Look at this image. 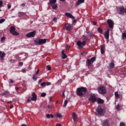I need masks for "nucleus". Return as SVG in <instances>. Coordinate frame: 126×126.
<instances>
[{
  "label": "nucleus",
  "instance_id": "0e129e2a",
  "mask_svg": "<svg viewBox=\"0 0 126 126\" xmlns=\"http://www.w3.org/2000/svg\"><path fill=\"white\" fill-rule=\"evenodd\" d=\"M21 5L22 7H24L25 6V4L24 3H22Z\"/></svg>",
  "mask_w": 126,
  "mask_h": 126
},
{
  "label": "nucleus",
  "instance_id": "58836bf2",
  "mask_svg": "<svg viewBox=\"0 0 126 126\" xmlns=\"http://www.w3.org/2000/svg\"><path fill=\"white\" fill-rule=\"evenodd\" d=\"M120 107V106L119 105V104L117 105V106L115 108L116 109H117V110H120L119 108Z\"/></svg>",
  "mask_w": 126,
  "mask_h": 126
},
{
  "label": "nucleus",
  "instance_id": "2eb2a0df",
  "mask_svg": "<svg viewBox=\"0 0 126 126\" xmlns=\"http://www.w3.org/2000/svg\"><path fill=\"white\" fill-rule=\"evenodd\" d=\"M97 101L98 104H103L104 102V100L102 99H101L100 98H98L97 99Z\"/></svg>",
  "mask_w": 126,
  "mask_h": 126
},
{
  "label": "nucleus",
  "instance_id": "0eeeda50",
  "mask_svg": "<svg viewBox=\"0 0 126 126\" xmlns=\"http://www.w3.org/2000/svg\"><path fill=\"white\" fill-rule=\"evenodd\" d=\"M73 28L72 25L68 23L66 24L63 27V29L66 30L67 31H70L72 30Z\"/></svg>",
  "mask_w": 126,
  "mask_h": 126
},
{
  "label": "nucleus",
  "instance_id": "6e6d98bb",
  "mask_svg": "<svg viewBox=\"0 0 126 126\" xmlns=\"http://www.w3.org/2000/svg\"><path fill=\"white\" fill-rule=\"evenodd\" d=\"M65 91V90H64V91L63 93V94H62L63 96L64 97H65V95L64 94V93Z\"/></svg>",
  "mask_w": 126,
  "mask_h": 126
},
{
  "label": "nucleus",
  "instance_id": "9d476101",
  "mask_svg": "<svg viewBox=\"0 0 126 126\" xmlns=\"http://www.w3.org/2000/svg\"><path fill=\"white\" fill-rule=\"evenodd\" d=\"M36 33V31L34 30L27 33L26 35V36L27 37L29 38L33 37L35 36Z\"/></svg>",
  "mask_w": 126,
  "mask_h": 126
},
{
  "label": "nucleus",
  "instance_id": "680f3d73",
  "mask_svg": "<svg viewBox=\"0 0 126 126\" xmlns=\"http://www.w3.org/2000/svg\"><path fill=\"white\" fill-rule=\"evenodd\" d=\"M10 82L11 83H13L14 82V80L12 79H11Z\"/></svg>",
  "mask_w": 126,
  "mask_h": 126
},
{
  "label": "nucleus",
  "instance_id": "8fccbe9b",
  "mask_svg": "<svg viewBox=\"0 0 126 126\" xmlns=\"http://www.w3.org/2000/svg\"><path fill=\"white\" fill-rule=\"evenodd\" d=\"M42 79H40L38 81V84H40L42 82Z\"/></svg>",
  "mask_w": 126,
  "mask_h": 126
},
{
  "label": "nucleus",
  "instance_id": "69168bd1",
  "mask_svg": "<svg viewBox=\"0 0 126 126\" xmlns=\"http://www.w3.org/2000/svg\"><path fill=\"white\" fill-rule=\"evenodd\" d=\"M14 107V106L13 105H10V109H12V108H13Z\"/></svg>",
  "mask_w": 126,
  "mask_h": 126
},
{
  "label": "nucleus",
  "instance_id": "ea45409f",
  "mask_svg": "<svg viewBox=\"0 0 126 126\" xmlns=\"http://www.w3.org/2000/svg\"><path fill=\"white\" fill-rule=\"evenodd\" d=\"M46 95V94L45 93H43L41 94V96L42 97H44Z\"/></svg>",
  "mask_w": 126,
  "mask_h": 126
},
{
  "label": "nucleus",
  "instance_id": "f257e3e1",
  "mask_svg": "<svg viewBox=\"0 0 126 126\" xmlns=\"http://www.w3.org/2000/svg\"><path fill=\"white\" fill-rule=\"evenodd\" d=\"M87 91L86 88L82 87L78 88L76 90L77 94L78 95L81 96L84 95Z\"/></svg>",
  "mask_w": 126,
  "mask_h": 126
},
{
  "label": "nucleus",
  "instance_id": "39448f33",
  "mask_svg": "<svg viewBox=\"0 0 126 126\" xmlns=\"http://www.w3.org/2000/svg\"><path fill=\"white\" fill-rule=\"evenodd\" d=\"M117 11L118 12V13L121 15H123L125 12L126 14V6L125 9L123 6L122 7H119L117 8Z\"/></svg>",
  "mask_w": 126,
  "mask_h": 126
},
{
  "label": "nucleus",
  "instance_id": "37998d69",
  "mask_svg": "<svg viewBox=\"0 0 126 126\" xmlns=\"http://www.w3.org/2000/svg\"><path fill=\"white\" fill-rule=\"evenodd\" d=\"M46 84V82H44L43 83H42L41 84V86H44Z\"/></svg>",
  "mask_w": 126,
  "mask_h": 126
},
{
  "label": "nucleus",
  "instance_id": "3c124183",
  "mask_svg": "<svg viewBox=\"0 0 126 126\" xmlns=\"http://www.w3.org/2000/svg\"><path fill=\"white\" fill-rule=\"evenodd\" d=\"M93 24L94 25H96L97 22L95 21H94L93 22Z\"/></svg>",
  "mask_w": 126,
  "mask_h": 126
},
{
  "label": "nucleus",
  "instance_id": "c03bdc74",
  "mask_svg": "<svg viewBox=\"0 0 126 126\" xmlns=\"http://www.w3.org/2000/svg\"><path fill=\"white\" fill-rule=\"evenodd\" d=\"M47 68L49 70H51V67L49 65H48L47 66Z\"/></svg>",
  "mask_w": 126,
  "mask_h": 126
},
{
  "label": "nucleus",
  "instance_id": "de8ad7c7",
  "mask_svg": "<svg viewBox=\"0 0 126 126\" xmlns=\"http://www.w3.org/2000/svg\"><path fill=\"white\" fill-rule=\"evenodd\" d=\"M23 65V63L22 62H20L19 63V65L21 66H22Z\"/></svg>",
  "mask_w": 126,
  "mask_h": 126
},
{
  "label": "nucleus",
  "instance_id": "393cba45",
  "mask_svg": "<svg viewBox=\"0 0 126 126\" xmlns=\"http://www.w3.org/2000/svg\"><path fill=\"white\" fill-rule=\"evenodd\" d=\"M84 2V0H78L77 3V5H79L81 3H83Z\"/></svg>",
  "mask_w": 126,
  "mask_h": 126
},
{
  "label": "nucleus",
  "instance_id": "c756f323",
  "mask_svg": "<svg viewBox=\"0 0 126 126\" xmlns=\"http://www.w3.org/2000/svg\"><path fill=\"white\" fill-rule=\"evenodd\" d=\"M114 95L115 97L117 98H120V95L118 94V92H115L114 93Z\"/></svg>",
  "mask_w": 126,
  "mask_h": 126
},
{
  "label": "nucleus",
  "instance_id": "b1692460",
  "mask_svg": "<svg viewBox=\"0 0 126 126\" xmlns=\"http://www.w3.org/2000/svg\"><path fill=\"white\" fill-rule=\"evenodd\" d=\"M114 66V64L113 62H112L109 64V68L110 69L113 68Z\"/></svg>",
  "mask_w": 126,
  "mask_h": 126
},
{
  "label": "nucleus",
  "instance_id": "a18cd8bd",
  "mask_svg": "<svg viewBox=\"0 0 126 126\" xmlns=\"http://www.w3.org/2000/svg\"><path fill=\"white\" fill-rule=\"evenodd\" d=\"M70 46L68 45H66V48L67 49H69L70 48Z\"/></svg>",
  "mask_w": 126,
  "mask_h": 126
},
{
  "label": "nucleus",
  "instance_id": "7c9ffc66",
  "mask_svg": "<svg viewBox=\"0 0 126 126\" xmlns=\"http://www.w3.org/2000/svg\"><path fill=\"white\" fill-rule=\"evenodd\" d=\"M83 36L84 37V41H85L86 42V41L88 40V39L89 38V37L86 36V35H83Z\"/></svg>",
  "mask_w": 126,
  "mask_h": 126
},
{
  "label": "nucleus",
  "instance_id": "c85d7f7f",
  "mask_svg": "<svg viewBox=\"0 0 126 126\" xmlns=\"http://www.w3.org/2000/svg\"><path fill=\"white\" fill-rule=\"evenodd\" d=\"M96 57H92L90 59L91 60L92 62V63H93L96 60Z\"/></svg>",
  "mask_w": 126,
  "mask_h": 126
},
{
  "label": "nucleus",
  "instance_id": "2f4dec72",
  "mask_svg": "<svg viewBox=\"0 0 126 126\" xmlns=\"http://www.w3.org/2000/svg\"><path fill=\"white\" fill-rule=\"evenodd\" d=\"M8 92H9L7 90H6L1 93V95L2 96L5 95L7 93H8Z\"/></svg>",
  "mask_w": 126,
  "mask_h": 126
},
{
  "label": "nucleus",
  "instance_id": "4c0bfd02",
  "mask_svg": "<svg viewBox=\"0 0 126 126\" xmlns=\"http://www.w3.org/2000/svg\"><path fill=\"white\" fill-rule=\"evenodd\" d=\"M5 20V19L3 18H2L0 20V24L2 23Z\"/></svg>",
  "mask_w": 126,
  "mask_h": 126
},
{
  "label": "nucleus",
  "instance_id": "5fc2aeb1",
  "mask_svg": "<svg viewBox=\"0 0 126 126\" xmlns=\"http://www.w3.org/2000/svg\"><path fill=\"white\" fill-rule=\"evenodd\" d=\"M3 3V2L2 0L0 1V7L2 5Z\"/></svg>",
  "mask_w": 126,
  "mask_h": 126
},
{
  "label": "nucleus",
  "instance_id": "603ef678",
  "mask_svg": "<svg viewBox=\"0 0 126 126\" xmlns=\"http://www.w3.org/2000/svg\"><path fill=\"white\" fill-rule=\"evenodd\" d=\"M46 116L47 118H49L50 117V115L49 114H47L46 115Z\"/></svg>",
  "mask_w": 126,
  "mask_h": 126
},
{
  "label": "nucleus",
  "instance_id": "052dcab7",
  "mask_svg": "<svg viewBox=\"0 0 126 126\" xmlns=\"http://www.w3.org/2000/svg\"><path fill=\"white\" fill-rule=\"evenodd\" d=\"M56 126H61V125L60 124H58L56 125Z\"/></svg>",
  "mask_w": 126,
  "mask_h": 126
},
{
  "label": "nucleus",
  "instance_id": "f704fd0d",
  "mask_svg": "<svg viewBox=\"0 0 126 126\" xmlns=\"http://www.w3.org/2000/svg\"><path fill=\"white\" fill-rule=\"evenodd\" d=\"M53 20L55 23H56L57 22V18L56 17H54L53 18Z\"/></svg>",
  "mask_w": 126,
  "mask_h": 126
},
{
  "label": "nucleus",
  "instance_id": "49530a36",
  "mask_svg": "<svg viewBox=\"0 0 126 126\" xmlns=\"http://www.w3.org/2000/svg\"><path fill=\"white\" fill-rule=\"evenodd\" d=\"M21 71L23 73H25L26 72V71L25 69H22Z\"/></svg>",
  "mask_w": 126,
  "mask_h": 126
},
{
  "label": "nucleus",
  "instance_id": "ddd939ff",
  "mask_svg": "<svg viewBox=\"0 0 126 126\" xmlns=\"http://www.w3.org/2000/svg\"><path fill=\"white\" fill-rule=\"evenodd\" d=\"M65 15L71 18L72 19H75V17L69 13L66 12L65 13Z\"/></svg>",
  "mask_w": 126,
  "mask_h": 126
},
{
  "label": "nucleus",
  "instance_id": "dca6fc26",
  "mask_svg": "<svg viewBox=\"0 0 126 126\" xmlns=\"http://www.w3.org/2000/svg\"><path fill=\"white\" fill-rule=\"evenodd\" d=\"M5 55V53L4 52H2L0 50V56L1 60H4V57Z\"/></svg>",
  "mask_w": 126,
  "mask_h": 126
},
{
  "label": "nucleus",
  "instance_id": "338daca9",
  "mask_svg": "<svg viewBox=\"0 0 126 126\" xmlns=\"http://www.w3.org/2000/svg\"><path fill=\"white\" fill-rule=\"evenodd\" d=\"M18 89V88L17 87H16V91H17Z\"/></svg>",
  "mask_w": 126,
  "mask_h": 126
},
{
  "label": "nucleus",
  "instance_id": "774afa93",
  "mask_svg": "<svg viewBox=\"0 0 126 126\" xmlns=\"http://www.w3.org/2000/svg\"><path fill=\"white\" fill-rule=\"evenodd\" d=\"M21 126H26L25 124H22L21 125Z\"/></svg>",
  "mask_w": 126,
  "mask_h": 126
},
{
  "label": "nucleus",
  "instance_id": "9b49d317",
  "mask_svg": "<svg viewBox=\"0 0 126 126\" xmlns=\"http://www.w3.org/2000/svg\"><path fill=\"white\" fill-rule=\"evenodd\" d=\"M107 22L109 27L110 28H113L114 24L113 22L110 19H108Z\"/></svg>",
  "mask_w": 126,
  "mask_h": 126
},
{
  "label": "nucleus",
  "instance_id": "5701e85b",
  "mask_svg": "<svg viewBox=\"0 0 126 126\" xmlns=\"http://www.w3.org/2000/svg\"><path fill=\"white\" fill-rule=\"evenodd\" d=\"M87 33L89 34V36L90 37V38H93L94 34L92 32H90V31L87 32Z\"/></svg>",
  "mask_w": 126,
  "mask_h": 126
},
{
  "label": "nucleus",
  "instance_id": "f3484780",
  "mask_svg": "<svg viewBox=\"0 0 126 126\" xmlns=\"http://www.w3.org/2000/svg\"><path fill=\"white\" fill-rule=\"evenodd\" d=\"M72 118L74 122H75L76 121L77 118V115L74 112L72 113Z\"/></svg>",
  "mask_w": 126,
  "mask_h": 126
},
{
  "label": "nucleus",
  "instance_id": "a878e982",
  "mask_svg": "<svg viewBox=\"0 0 126 126\" xmlns=\"http://www.w3.org/2000/svg\"><path fill=\"white\" fill-rule=\"evenodd\" d=\"M25 13L22 12H20L18 13V16L19 17H21L25 15Z\"/></svg>",
  "mask_w": 126,
  "mask_h": 126
},
{
  "label": "nucleus",
  "instance_id": "bf43d9fd",
  "mask_svg": "<svg viewBox=\"0 0 126 126\" xmlns=\"http://www.w3.org/2000/svg\"><path fill=\"white\" fill-rule=\"evenodd\" d=\"M39 69H38L37 70V71H36V75H37V74H38V73H39Z\"/></svg>",
  "mask_w": 126,
  "mask_h": 126
},
{
  "label": "nucleus",
  "instance_id": "20e7f679",
  "mask_svg": "<svg viewBox=\"0 0 126 126\" xmlns=\"http://www.w3.org/2000/svg\"><path fill=\"white\" fill-rule=\"evenodd\" d=\"M97 90L99 93L102 94H104L106 93L105 87L102 86H100L97 89Z\"/></svg>",
  "mask_w": 126,
  "mask_h": 126
},
{
  "label": "nucleus",
  "instance_id": "79ce46f5",
  "mask_svg": "<svg viewBox=\"0 0 126 126\" xmlns=\"http://www.w3.org/2000/svg\"><path fill=\"white\" fill-rule=\"evenodd\" d=\"M32 78L34 80H36V77L35 75H33Z\"/></svg>",
  "mask_w": 126,
  "mask_h": 126
},
{
  "label": "nucleus",
  "instance_id": "f8f14e48",
  "mask_svg": "<svg viewBox=\"0 0 126 126\" xmlns=\"http://www.w3.org/2000/svg\"><path fill=\"white\" fill-rule=\"evenodd\" d=\"M110 29L108 28L105 32L104 36L106 39L109 38Z\"/></svg>",
  "mask_w": 126,
  "mask_h": 126
},
{
  "label": "nucleus",
  "instance_id": "e433bc0d",
  "mask_svg": "<svg viewBox=\"0 0 126 126\" xmlns=\"http://www.w3.org/2000/svg\"><path fill=\"white\" fill-rule=\"evenodd\" d=\"M119 126H125V124L124 122H121L120 123Z\"/></svg>",
  "mask_w": 126,
  "mask_h": 126
},
{
  "label": "nucleus",
  "instance_id": "aec40b11",
  "mask_svg": "<svg viewBox=\"0 0 126 126\" xmlns=\"http://www.w3.org/2000/svg\"><path fill=\"white\" fill-rule=\"evenodd\" d=\"M64 50H63L62 51V58L63 59H65L67 58V56L64 53Z\"/></svg>",
  "mask_w": 126,
  "mask_h": 126
},
{
  "label": "nucleus",
  "instance_id": "13d9d810",
  "mask_svg": "<svg viewBox=\"0 0 126 126\" xmlns=\"http://www.w3.org/2000/svg\"><path fill=\"white\" fill-rule=\"evenodd\" d=\"M13 103V102L12 101L8 102H7V104H12Z\"/></svg>",
  "mask_w": 126,
  "mask_h": 126
},
{
  "label": "nucleus",
  "instance_id": "f03ea898",
  "mask_svg": "<svg viewBox=\"0 0 126 126\" xmlns=\"http://www.w3.org/2000/svg\"><path fill=\"white\" fill-rule=\"evenodd\" d=\"M46 39H40L38 38H35L34 40V43L37 45H41L42 44H44L47 42Z\"/></svg>",
  "mask_w": 126,
  "mask_h": 126
},
{
  "label": "nucleus",
  "instance_id": "72a5a7b5",
  "mask_svg": "<svg viewBox=\"0 0 126 126\" xmlns=\"http://www.w3.org/2000/svg\"><path fill=\"white\" fill-rule=\"evenodd\" d=\"M68 103V101L67 100H66L64 101V104L63 105V107H64L65 108L66 107V106L67 104Z\"/></svg>",
  "mask_w": 126,
  "mask_h": 126
},
{
  "label": "nucleus",
  "instance_id": "423d86ee",
  "mask_svg": "<svg viewBox=\"0 0 126 126\" xmlns=\"http://www.w3.org/2000/svg\"><path fill=\"white\" fill-rule=\"evenodd\" d=\"M16 28L14 26H11L10 27V33L13 35L17 36L19 35V33L15 31Z\"/></svg>",
  "mask_w": 126,
  "mask_h": 126
},
{
  "label": "nucleus",
  "instance_id": "09e8293b",
  "mask_svg": "<svg viewBox=\"0 0 126 126\" xmlns=\"http://www.w3.org/2000/svg\"><path fill=\"white\" fill-rule=\"evenodd\" d=\"M46 82V84L47 85V86H48L50 85L51 84V83L50 82Z\"/></svg>",
  "mask_w": 126,
  "mask_h": 126
},
{
  "label": "nucleus",
  "instance_id": "cd10ccee",
  "mask_svg": "<svg viewBox=\"0 0 126 126\" xmlns=\"http://www.w3.org/2000/svg\"><path fill=\"white\" fill-rule=\"evenodd\" d=\"M122 38L123 39H126V34L125 32L122 33Z\"/></svg>",
  "mask_w": 126,
  "mask_h": 126
},
{
  "label": "nucleus",
  "instance_id": "1a4fd4ad",
  "mask_svg": "<svg viewBox=\"0 0 126 126\" xmlns=\"http://www.w3.org/2000/svg\"><path fill=\"white\" fill-rule=\"evenodd\" d=\"M97 100L96 97L94 94H91L89 99V101L92 103H94Z\"/></svg>",
  "mask_w": 126,
  "mask_h": 126
},
{
  "label": "nucleus",
  "instance_id": "a19ab883",
  "mask_svg": "<svg viewBox=\"0 0 126 126\" xmlns=\"http://www.w3.org/2000/svg\"><path fill=\"white\" fill-rule=\"evenodd\" d=\"M86 44V42L83 41L82 42V46H85Z\"/></svg>",
  "mask_w": 126,
  "mask_h": 126
},
{
  "label": "nucleus",
  "instance_id": "bb28decb",
  "mask_svg": "<svg viewBox=\"0 0 126 126\" xmlns=\"http://www.w3.org/2000/svg\"><path fill=\"white\" fill-rule=\"evenodd\" d=\"M97 31L99 32L101 34H102L103 31L102 29L100 27L98 28L97 29Z\"/></svg>",
  "mask_w": 126,
  "mask_h": 126
},
{
  "label": "nucleus",
  "instance_id": "4d7b16f0",
  "mask_svg": "<svg viewBox=\"0 0 126 126\" xmlns=\"http://www.w3.org/2000/svg\"><path fill=\"white\" fill-rule=\"evenodd\" d=\"M47 108L50 109H51L52 108V107L50 105H48L47 106Z\"/></svg>",
  "mask_w": 126,
  "mask_h": 126
},
{
  "label": "nucleus",
  "instance_id": "7ed1b4c3",
  "mask_svg": "<svg viewBox=\"0 0 126 126\" xmlns=\"http://www.w3.org/2000/svg\"><path fill=\"white\" fill-rule=\"evenodd\" d=\"M105 113V110L102 108L101 106L99 105L96 110V114L100 116H103Z\"/></svg>",
  "mask_w": 126,
  "mask_h": 126
},
{
  "label": "nucleus",
  "instance_id": "473e14b6",
  "mask_svg": "<svg viewBox=\"0 0 126 126\" xmlns=\"http://www.w3.org/2000/svg\"><path fill=\"white\" fill-rule=\"evenodd\" d=\"M56 116L59 118H62V117L61 114L59 113H56Z\"/></svg>",
  "mask_w": 126,
  "mask_h": 126
},
{
  "label": "nucleus",
  "instance_id": "c9c22d12",
  "mask_svg": "<svg viewBox=\"0 0 126 126\" xmlns=\"http://www.w3.org/2000/svg\"><path fill=\"white\" fill-rule=\"evenodd\" d=\"M5 37H2L1 39V42H3L5 40Z\"/></svg>",
  "mask_w": 126,
  "mask_h": 126
},
{
  "label": "nucleus",
  "instance_id": "6e6552de",
  "mask_svg": "<svg viewBox=\"0 0 126 126\" xmlns=\"http://www.w3.org/2000/svg\"><path fill=\"white\" fill-rule=\"evenodd\" d=\"M56 2V0H50V4L52 6V8L54 9H56L58 6L56 4H54Z\"/></svg>",
  "mask_w": 126,
  "mask_h": 126
},
{
  "label": "nucleus",
  "instance_id": "e2e57ef3",
  "mask_svg": "<svg viewBox=\"0 0 126 126\" xmlns=\"http://www.w3.org/2000/svg\"><path fill=\"white\" fill-rule=\"evenodd\" d=\"M50 116L51 118H53L54 117V116L52 114H50Z\"/></svg>",
  "mask_w": 126,
  "mask_h": 126
},
{
  "label": "nucleus",
  "instance_id": "4be33fe9",
  "mask_svg": "<svg viewBox=\"0 0 126 126\" xmlns=\"http://www.w3.org/2000/svg\"><path fill=\"white\" fill-rule=\"evenodd\" d=\"M92 64V62L90 59H87V60L86 62V65L89 66L91 65Z\"/></svg>",
  "mask_w": 126,
  "mask_h": 126
},
{
  "label": "nucleus",
  "instance_id": "412c9836",
  "mask_svg": "<svg viewBox=\"0 0 126 126\" xmlns=\"http://www.w3.org/2000/svg\"><path fill=\"white\" fill-rule=\"evenodd\" d=\"M105 49V47L104 46H101V52L102 54H103L104 52Z\"/></svg>",
  "mask_w": 126,
  "mask_h": 126
},
{
  "label": "nucleus",
  "instance_id": "4468645a",
  "mask_svg": "<svg viewBox=\"0 0 126 126\" xmlns=\"http://www.w3.org/2000/svg\"><path fill=\"white\" fill-rule=\"evenodd\" d=\"M32 97L31 98V100L32 101H35L36 100L37 95L34 92H33L32 94Z\"/></svg>",
  "mask_w": 126,
  "mask_h": 126
},
{
  "label": "nucleus",
  "instance_id": "a211bd4d",
  "mask_svg": "<svg viewBox=\"0 0 126 126\" xmlns=\"http://www.w3.org/2000/svg\"><path fill=\"white\" fill-rule=\"evenodd\" d=\"M103 126H110V125L107 120L103 121Z\"/></svg>",
  "mask_w": 126,
  "mask_h": 126
},
{
  "label": "nucleus",
  "instance_id": "6ab92c4d",
  "mask_svg": "<svg viewBox=\"0 0 126 126\" xmlns=\"http://www.w3.org/2000/svg\"><path fill=\"white\" fill-rule=\"evenodd\" d=\"M77 44L79 47V49L82 48V42L80 41H78L77 42Z\"/></svg>",
  "mask_w": 126,
  "mask_h": 126
},
{
  "label": "nucleus",
  "instance_id": "864d4df0",
  "mask_svg": "<svg viewBox=\"0 0 126 126\" xmlns=\"http://www.w3.org/2000/svg\"><path fill=\"white\" fill-rule=\"evenodd\" d=\"M8 9H10L11 7V5H9V4H8Z\"/></svg>",
  "mask_w": 126,
  "mask_h": 126
}]
</instances>
